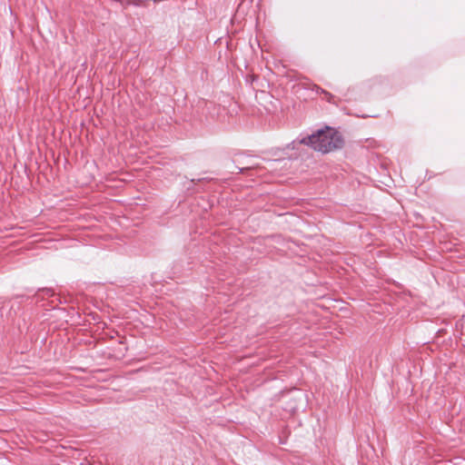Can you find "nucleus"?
Returning <instances> with one entry per match:
<instances>
[{
	"instance_id": "f257e3e1",
	"label": "nucleus",
	"mask_w": 465,
	"mask_h": 465,
	"mask_svg": "<svg viewBox=\"0 0 465 465\" xmlns=\"http://www.w3.org/2000/svg\"><path fill=\"white\" fill-rule=\"evenodd\" d=\"M300 143L308 145L315 151L327 153L341 149L344 141L341 134L330 127L320 129L300 140Z\"/></svg>"
},
{
	"instance_id": "f03ea898",
	"label": "nucleus",
	"mask_w": 465,
	"mask_h": 465,
	"mask_svg": "<svg viewBox=\"0 0 465 465\" xmlns=\"http://www.w3.org/2000/svg\"><path fill=\"white\" fill-rule=\"evenodd\" d=\"M322 93H324L326 95H328V96H329V98H328L329 100H330V98L332 96L330 93L325 92L324 90H322Z\"/></svg>"
}]
</instances>
